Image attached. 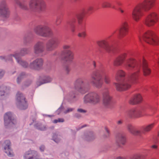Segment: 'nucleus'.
<instances>
[{
  "label": "nucleus",
  "instance_id": "obj_2",
  "mask_svg": "<svg viewBox=\"0 0 159 159\" xmlns=\"http://www.w3.org/2000/svg\"><path fill=\"white\" fill-rule=\"evenodd\" d=\"M104 79H105L106 83H109V79L105 76L104 70L103 69L98 70L92 73L89 80L81 78L76 79L74 83V88L77 91L84 94L89 89L90 83L97 88H101L103 83Z\"/></svg>",
  "mask_w": 159,
  "mask_h": 159
},
{
  "label": "nucleus",
  "instance_id": "obj_57",
  "mask_svg": "<svg viewBox=\"0 0 159 159\" xmlns=\"http://www.w3.org/2000/svg\"><path fill=\"white\" fill-rule=\"evenodd\" d=\"M57 120L58 122H63L64 120L63 118H58Z\"/></svg>",
  "mask_w": 159,
  "mask_h": 159
},
{
  "label": "nucleus",
  "instance_id": "obj_24",
  "mask_svg": "<svg viewBox=\"0 0 159 159\" xmlns=\"http://www.w3.org/2000/svg\"><path fill=\"white\" fill-rule=\"evenodd\" d=\"M33 34L32 31H29L25 34L23 38V43L25 45L30 43L32 41L33 37Z\"/></svg>",
  "mask_w": 159,
  "mask_h": 159
},
{
  "label": "nucleus",
  "instance_id": "obj_64",
  "mask_svg": "<svg viewBox=\"0 0 159 159\" xmlns=\"http://www.w3.org/2000/svg\"><path fill=\"white\" fill-rule=\"evenodd\" d=\"M73 1L75 2H76L77 1H78V0H72Z\"/></svg>",
  "mask_w": 159,
  "mask_h": 159
},
{
  "label": "nucleus",
  "instance_id": "obj_13",
  "mask_svg": "<svg viewBox=\"0 0 159 159\" xmlns=\"http://www.w3.org/2000/svg\"><path fill=\"white\" fill-rule=\"evenodd\" d=\"M4 121L5 126L7 127L12 126L16 123V120L11 112L5 113L4 116Z\"/></svg>",
  "mask_w": 159,
  "mask_h": 159
},
{
  "label": "nucleus",
  "instance_id": "obj_42",
  "mask_svg": "<svg viewBox=\"0 0 159 159\" xmlns=\"http://www.w3.org/2000/svg\"><path fill=\"white\" fill-rule=\"evenodd\" d=\"M86 36V34L85 31H82L78 33V36L82 38H84Z\"/></svg>",
  "mask_w": 159,
  "mask_h": 159
},
{
  "label": "nucleus",
  "instance_id": "obj_7",
  "mask_svg": "<svg viewBox=\"0 0 159 159\" xmlns=\"http://www.w3.org/2000/svg\"><path fill=\"white\" fill-rule=\"evenodd\" d=\"M29 8L32 11L40 12L44 10L45 5L42 0H31L29 3Z\"/></svg>",
  "mask_w": 159,
  "mask_h": 159
},
{
  "label": "nucleus",
  "instance_id": "obj_11",
  "mask_svg": "<svg viewBox=\"0 0 159 159\" xmlns=\"http://www.w3.org/2000/svg\"><path fill=\"white\" fill-rule=\"evenodd\" d=\"M16 101L17 106L19 109L25 110L27 108L28 105L25 98L23 94L20 92L16 94Z\"/></svg>",
  "mask_w": 159,
  "mask_h": 159
},
{
  "label": "nucleus",
  "instance_id": "obj_40",
  "mask_svg": "<svg viewBox=\"0 0 159 159\" xmlns=\"http://www.w3.org/2000/svg\"><path fill=\"white\" fill-rule=\"evenodd\" d=\"M116 9H117L118 11L121 13L123 16V17L125 19L127 17L128 14L127 12H126L124 10L122 9L121 8L119 7L117 9L116 8Z\"/></svg>",
  "mask_w": 159,
  "mask_h": 159
},
{
  "label": "nucleus",
  "instance_id": "obj_32",
  "mask_svg": "<svg viewBox=\"0 0 159 159\" xmlns=\"http://www.w3.org/2000/svg\"><path fill=\"white\" fill-rule=\"evenodd\" d=\"M126 59L125 55L124 54L120 56L114 61V65L116 66H118L121 65Z\"/></svg>",
  "mask_w": 159,
  "mask_h": 159
},
{
  "label": "nucleus",
  "instance_id": "obj_59",
  "mask_svg": "<svg viewBox=\"0 0 159 159\" xmlns=\"http://www.w3.org/2000/svg\"><path fill=\"white\" fill-rule=\"evenodd\" d=\"M157 146L156 145H153L152 146V148L154 149H156L157 148Z\"/></svg>",
  "mask_w": 159,
  "mask_h": 159
},
{
  "label": "nucleus",
  "instance_id": "obj_47",
  "mask_svg": "<svg viewBox=\"0 0 159 159\" xmlns=\"http://www.w3.org/2000/svg\"><path fill=\"white\" fill-rule=\"evenodd\" d=\"M64 69L66 74H68L70 70L69 66L67 65H65Z\"/></svg>",
  "mask_w": 159,
  "mask_h": 159
},
{
  "label": "nucleus",
  "instance_id": "obj_43",
  "mask_svg": "<svg viewBox=\"0 0 159 159\" xmlns=\"http://www.w3.org/2000/svg\"><path fill=\"white\" fill-rule=\"evenodd\" d=\"M14 52L12 54H9L7 56H6V61H13L12 60V57H14Z\"/></svg>",
  "mask_w": 159,
  "mask_h": 159
},
{
  "label": "nucleus",
  "instance_id": "obj_17",
  "mask_svg": "<svg viewBox=\"0 0 159 159\" xmlns=\"http://www.w3.org/2000/svg\"><path fill=\"white\" fill-rule=\"evenodd\" d=\"M9 15V11L5 1L3 0L0 2V16L7 18Z\"/></svg>",
  "mask_w": 159,
  "mask_h": 159
},
{
  "label": "nucleus",
  "instance_id": "obj_5",
  "mask_svg": "<svg viewBox=\"0 0 159 159\" xmlns=\"http://www.w3.org/2000/svg\"><path fill=\"white\" fill-rule=\"evenodd\" d=\"M34 31L37 35L43 37H50L53 34L47 22L37 26L34 28Z\"/></svg>",
  "mask_w": 159,
  "mask_h": 159
},
{
  "label": "nucleus",
  "instance_id": "obj_12",
  "mask_svg": "<svg viewBox=\"0 0 159 159\" xmlns=\"http://www.w3.org/2000/svg\"><path fill=\"white\" fill-rule=\"evenodd\" d=\"M144 111V109L143 107L133 109L126 111L125 115V116L130 118L138 117L143 116L142 113Z\"/></svg>",
  "mask_w": 159,
  "mask_h": 159
},
{
  "label": "nucleus",
  "instance_id": "obj_58",
  "mask_svg": "<svg viewBox=\"0 0 159 159\" xmlns=\"http://www.w3.org/2000/svg\"><path fill=\"white\" fill-rule=\"evenodd\" d=\"M92 65L93 66V69H95L96 67V63L94 61H93L92 62Z\"/></svg>",
  "mask_w": 159,
  "mask_h": 159
},
{
  "label": "nucleus",
  "instance_id": "obj_41",
  "mask_svg": "<svg viewBox=\"0 0 159 159\" xmlns=\"http://www.w3.org/2000/svg\"><path fill=\"white\" fill-rule=\"evenodd\" d=\"M32 81L31 80H28L24 81L22 86V88L24 89L29 86L32 83Z\"/></svg>",
  "mask_w": 159,
  "mask_h": 159
},
{
  "label": "nucleus",
  "instance_id": "obj_38",
  "mask_svg": "<svg viewBox=\"0 0 159 159\" xmlns=\"http://www.w3.org/2000/svg\"><path fill=\"white\" fill-rule=\"evenodd\" d=\"M101 5L102 7L103 8L111 7L113 8L116 9L115 7L114 6H113L112 7L111 3L107 1H103L101 3Z\"/></svg>",
  "mask_w": 159,
  "mask_h": 159
},
{
  "label": "nucleus",
  "instance_id": "obj_56",
  "mask_svg": "<svg viewBox=\"0 0 159 159\" xmlns=\"http://www.w3.org/2000/svg\"><path fill=\"white\" fill-rule=\"evenodd\" d=\"M75 116L76 118H79L81 117V115L79 113H76L75 115Z\"/></svg>",
  "mask_w": 159,
  "mask_h": 159
},
{
  "label": "nucleus",
  "instance_id": "obj_54",
  "mask_svg": "<svg viewBox=\"0 0 159 159\" xmlns=\"http://www.w3.org/2000/svg\"><path fill=\"white\" fill-rule=\"evenodd\" d=\"M15 19L16 21H20V17H19V16H18V15H16L15 16Z\"/></svg>",
  "mask_w": 159,
  "mask_h": 159
},
{
  "label": "nucleus",
  "instance_id": "obj_28",
  "mask_svg": "<svg viewBox=\"0 0 159 159\" xmlns=\"http://www.w3.org/2000/svg\"><path fill=\"white\" fill-rule=\"evenodd\" d=\"M142 101V98L140 94H137L131 98L129 102L131 104H135L141 102Z\"/></svg>",
  "mask_w": 159,
  "mask_h": 159
},
{
  "label": "nucleus",
  "instance_id": "obj_45",
  "mask_svg": "<svg viewBox=\"0 0 159 159\" xmlns=\"http://www.w3.org/2000/svg\"><path fill=\"white\" fill-rule=\"evenodd\" d=\"M105 129L106 131V134L104 135L103 137L105 138H107L109 136L110 132L108 129L107 127H105Z\"/></svg>",
  "mask_w": 159,
  "mask_h": 159
},
{
  "label": "nucleus",
  "instance_id": "obj_15",
  "mask_svg": "<svg viewBox=\"0 0 159 159\" xmlns=\"http://www.w3.org/2000/svg\"><path fill=\"white\" fill-rule=\"evenodd\" d=\"M43 64V60L42 58H37L30 63V68L32 70H39L42 68Z\"/></svg>",
  "mask_w": 159,
  "mask_h": 159
},
{
  "label": "nucleus",
  "instance_id": "obj_60",
  "mask_svg": "<svg viewBox=\"0 0 159 159\" xmlns=\"http://www.w3.org/2000/svg\"><path fill=\"white\" fill-rule=\"evenodd\" d=\"M54 127L53 126H50L48 128V129H50L51 130H53L54 129Z\"/></svg>",
  "mask_w": 159,
  "mask_h": 159
},
{
  "label": "nucleus",
  "instance_id": "obj_14",
  "mask_svg": "<svg viewBox=\"0 0 159 159\" xmlns=\"http://www.w3.org/2000/svg\"><path fill=\"white\" fill-rule=\"evenodd\" d=\"M70 47L68 45H65L63 47L64 51L62 55V59L63 61L67 62H71L73 58V55L69 49Z\"/></svg>",
  "mask_w": 159,
  "mask_h": 159
},
{
  "label": "nucleus",
  "instance_id": "obj_10",
  "mask_svg": "<svg viewBox=\"0 0 159 159\" xmlns=\"http://www.w3.org/2000/svg\"><path fill=\"white\" fill-rule=\"evenodd\" d=\"M158 20V17L156 13H148L145 16L144 22L146 25L150 26L154 25Z\"/></svg>",
  "mask_w": 159,
  "mask_h": 159
},
{
  "label": "nucleus",
  "instance_id": "obj_8",
  "mask_svg": "<svg viewBox=\"0 0 159 159\" xmlns=\"http://www.w3.org/2000/svg\"><path fill=\"white\" fill-rule=\"evenodd\" d=\"M115 42L113 40L107 41L101 40L98 41L97 43L101 48H103L108 52H113L115 49V47L114 44Z\"/></svg>",
  "mask_w": 159,
  "mask_h": 159
},
{
  "label": "nucleus",
  "instance_id": "obj_61",
  "mask_svg": "<svg viewBox=\"0 0 159 159\" xmlns=\"http://www.w3.org/2000/svg\"><path fill=\"white\" fill-rule=\"evenodd\" d=\"M53 122L54 123H57L58 122V121L57 119H55L53 121Z\"/></svg>",
  "mask_w": 159,
  "mask_h": 159
},
{
  "label": "nucleus",
  "instance_id": "obj_63",
  "mask_svg": "<svg viewBox=\"0 0 159 159\" xmlns=\"http://www.w3.org/2000/svg\"><path fill=\"white\" fill-rule=\"evenodd\" d=\"M85 125H84V126H81V127L80 128H79V129H77V130H79L80 129H81V128H82L83 127H84V126H85Z\"/></svg>",
  "mask_w": 159,
  "mask_h": 159
},
{
  "label": "nucleus",
  "instance_id": "obj_35",
  "mask_svg": "<svg viewBox=\"0 0 159 159\" xmlns=\"http://www.w3.org/2000/svg\"><path fill=\"white\" fill-rule=\"evenodd\" d=\"M154 123H153L146 126H143L141 128V132L145 134L146 132H148L150 131L152 129L153 127Z\"/></svg>",
  "mask_w": 159,
  "mask_h": 159
},
{
  "label": "nucleus",
  "instance_id": "obj_44",
  "mask_svg": "<svg viewBox=\"0 0 159 159\" xmlns=\"http://www.w3.org/2000/svg\"><path fill=\"white\" fill-rule=\"evenodd\" d=\"M116 159H125L121 157H119L117 158ZM131 159H141V156L139 155H137L134 156Z\"/></svg>",
  "mask_w": 159,
  "mask_h": 159
},
{
  "label": "nucleus",
  "instance_id": "obj_33",
  "mask_svg": "<svg viewBox=\"0 0 159 159\" xmlns=\"http://www.w3.org/2000/svg\"><path fill=\"white\" fill-rule=\"evenodd\" d=\"M84 139L88 141H91L95 139V135L92 131H89L85 133L84 136Z\"/></svg>",
  "mask_w": 159,
  "mask_h": 159
},
{
  "label": "nucleus",
  "instance_id": "obj_48",
  "mask_svg": "<svg viewBox=\"0 0 159 159\" xmlns=\"http://www.w3.org/2000/svg\"><path fill=\"white\" fill-rule=\"evenodd\" d=\"M5 72L4 70L0 69V79H2L4 76Z\"/></svg>",
  "mask_w": 159,
  "mask_h": 159
},
{
  "label": "nucleus",
  "instance_id": "obj_55",
  "mask_svg": "<svg viewBox=\"0 0 159 159\" xmlns=\"http://www.w3.org/2000/svg\"><path fill=\"white\" fill-rule=\"evenodd\" d=\"M0 59L1 60H3L6 61V56H0Z\"/></svg>",
  "mask_w": 159,
  "mask_h": 159
},
{
  "label": "nucleus",
  "instance_id": "obj_16",
  "mask_svg": "<svg viewBox=\"0 0 159 159\" xmlns=\"http://www.w3.org/2000/svg\"><path fill=\"white\" fill-rule=\"evenodd\" d=\"M102 96L104 105L108 108H111L112 105V101L107 89H105L103 91Z\"/></svg>",
  "mask_w": 159,
  "mask_h": 159
},
{
  "label": "nucleus",
  "instance_id": "obj_31",
  "mask_svg": "<svg viewBox=\"0 0 159 159\" xmlns=\"http://www.w3.org/2000/svg\"><path fill=\"white\" fill-rule=\"evenodd\" d=\"M65 98L69 101L73 102L76 100L75 92L74 90H72L66 97Z\"/></svg>",
  "mask_w": 159,
  "mask_h": 159
},
{
  "label": "nucleus",
  "instance_id": "obj_46",
  "mask_svg": "<svg viewBox=\"0 0 159 159\" xmlns=\"http://www.w3.org/2000/svg\"><path fill=\"white\" fill-rule=\"evenodd\" d=\"M64 110V107L62 105H61V107L58 109L57 111L56 112L58 115L60 114V113L62 111Z\"/></svg>",
  "mask_w": 159,
  "mask_h": 159
},
{
  "label": "nucleus",
  "instance_id": "obj_9",
  "mask_svg": "<svg viewBox=\"0 0 159 159\" xmlns=\"http://www.w3.org/2000/svg\"><path fill=\"white\" fill-rule=\"evenodd\" d=\"M101 98L100 95L96 92H92L86 95L84 98L85 103H89L96 104L100 101Z\"/></svg>",
  "mask_w": 159,
  "mask_h": 159
},
{
  "label": "nucleus",
  "instance_id": "obj_29",
  "mask_svg": "<svg viewBox=\"0 0 159 159\" xmlns=\"http://www.w3.org/2000/svg\"><path fill=\"white\" fill-rule=\"evenodd\" d=\"M15 2L22 9L28 10V7L25 0H14Z\"/></svg>",
  "mask_w": 159,
  "mask_h": 159
},
{
  "label": "nucleus",
  "instance_id": "obj_3",
  "mask_svg": "<svg viewBox=\"0 0 159 159\" xmlns=\"http://www.w3.org/2000/svg\"><path fill=\"white\" fill-rule=\"evenodd\" d=\"M155 0H144L136 5L132 12V16L134 20L138 21L143 15L144 12L150 10L155 4Z\"/></svg>",
  "mask_w": 159,
  "mask_h": 159
},
{
  "label": "nucleus",
  "instance_id": "obj_27",
  "mask_svg": "<svg viewBox=\"0 0 159 159\" xmlns=\"http://www.w3.org/2000/svg\"><path fill=\"white\" fill-rule=\"evenodd\" d=\"M116 142L119 146H120V144H124L125 142V138L124 135L122 133H118L116 137Z\"/></svg>",
  "mask_w": 159,
  "mask_h": 159
},
{
  "label": "nucleus",
  "instance_id": "obj_1",
  "mask_svg": "<svg viewBox=\"0 0 159 159\" xmlns=\"http://www.w3.org/2000/svg\"><path fill=\"white\" fill-rule=\"evenodd\" d=\"M124 65L126 69L133 71L134 73L128 76L125 75L122 70L118 71L116 77L118 82L115 83L114 85L118 91L127 89L130 87L131 83H136L141 70L145 76L151 73V70L148 66L147 63L143 58L141 60L137 61L132 58H128L125 60Z\"/></svg>",
  "mask_w": 159,
  "mask_h": 159
},
{
  "label": "nucleus",
  "instance_id": "obj_30",
  "mask_svg": "<svg viewBox=\"0 0 159 159\" xmlns=\"http://www.w3.org/2000/svg\"><path fill=\"white\" fill-rule=\"evenodd\" d=\"M30 51L28 48H22L21 49L20 52L16 51L14 52V57H15V56L16 53L18 54L19 57H21V56H24L26 55L29 53Z\"/></svg>",
  "mask_w": 159,
  "mask_h": 159
},
{
  "label": "nucleus",
  "instance_id": "obj_52",
  "mask_svg": "<svg viewBox=\"0 0 159 159\" xmlns=\"http://www.w3.org/2000/svg\"><path fill=\"white\" fill-rule=\"evenodd\" d=\"M39 149H40V151H41L43 152V151H44V150L45 149V147L43 145H41L39 147Z\"/></svg>",
  "mask_w": 159,
  "mask_h": 159
},
{
  "label": "nucleus",
  "instance_id": "obj_23",
  "mask_svg": "<svg viewBox=\"0 0 159 159\" xmlns=\"http://www.w3.org/2000/svg\"><path fill=\"white\" fill-rule=\"evenodd\" d=\"M4 151L7 155L10 157L13 156V152L11 148V142L9 140L5 141L3 144Z\"/></svg>",
  "mask_w": 159,
  "mask_h": 159
},
{
  "label": "nucleus",
  "instance_id": "obj_4",
  "mask_svg": "<svg viewBox=\"0 0 159 159\" xmlns=\"http://www.w3.org/2000/svg\"><path fill=\"white\" fill-rule=\"evenodd\" d=\"M93 10V7L92 6H89L87 7L86 10H84L79 13L77 14L75 16L73 17L71 19L67 21L66 22L67 25H65L66 28L69 27L70 28L72 32H74L76 29L75 23L77 19L78 23L79 25L81 24L84 15L86 14H91Z\"/></svg>",
  "mask_w": 159,
  "mask_h": 159
},
{
  "label": "nucleus",
  "instance_id": "obj_6",
  "mask_svg": "<svg viewBox=\"0 0 159 159\" xmlns=\"http://www.w3.org/2000/svg\"><path fill=\"white\" fill-rule=\"evenodd\" d=\"M139 39L141 41L143 39L148 43L157 45L159 42V40L155 34L151 31H148L143 33H141Z\"/></svg>",
  "mask_w": 159,
  "mask_h": 159
},
{
  "label": "nucleus",
  "instance_id": "obj_26",
  "mask_svg": "<svg viewBox=\"0 0 159 159\" xmlns=\"http://www.w3.org/2000/svg\"><path fill=\"white\" fill-rule=\"evenodd\" d=\"M52 80V78L49 76H45L41 79L36 82L37 87L44 84L50 82Z\"/></svg>",
  "mask_w": 159,
  "mask_h": 159
},
{
  "label": "nucleus",
  "instance_id": "obj_49",
  "mask_svg": "<svg viewBox=\"0 0 159 159\" xmlns=\"http://www.w3.org/2000/svg\"><path fill=\"white\" fill-rule=\"evenodd\" d=\"M74 110V108H68L66 110L64 111V113L65 114H67L69 112L72 111Z\"/></svg>",
  "mask_w": 159,
  "mask_h": 159
},
{
  "label": "nucleus",
  "instance_id": "obj_53",
  "mask_svg": "<svg viewBox=\"0 0 159 159\" xmlns=\"http://www.w3.org/2000/svg\"><path fill=\"white\" fill-rule=\"evenodd\" d=\"M77 111L80 113H85L86 112V111L82 109H78Z\"/></svg>",
  "mask_w": 159,
  "mask_h": 159
},
{
  "label": "nucleus",
  "instance_id": "obj_51",
  "mask_svg": "<svg viewBox=\"0 0 159 159\" xmlns=\"http://www.w3.org/2000/svg\"><path fill=\"white\" fill-rule=\"evenodd\" d=\"M116 124L118 125H121L123 123V120H119L116 122Z\"/></svg>",
  "mask_w": 159,
  "mask_h": 159
},
{
  "label": "nucleus",
  "instance_id": "obj_37",
  "mask_svg": "<svg viewBox=\"0 0 159 159\" xmlns=\"http://www.w3.org/2000/svg\"><path fill=\"white\" fill-rule=\"evenodd\" d=\"M34 126L36 129L41 131H45L48 129L46 125H43L39 123L34 124Z\"/></svg>",
  "mask_w": 159,
  "mask_h": 159
},
{
  "label": "nucleus",
  "instance_id": "obj_62",
  "mask_svg": "<svg viewBox=\"0 0 159 159\" xmlns=\"http://www.w3.org/2000/svg\"><path fill=\"white\" fill-rule=\"evenodd\" d=\"M117 4L119 6L122 5V3L120 2H116Z\"/></svg>",
  "mask_w": 159,
  "mask_h": 159
},
{
  "label": "nucleus",
  "instance_id": "obj_19",
  "mask_svg": "<svg viewBox=\"0 0 159 159\" xmlns=\"http://www.w3.org/2000/svg\"><path fill=\"white\" fill-rule=\"evenodd\" d=\"M60 40L57 38L55 37L49 39L46 43V48L48 51L53 50L59 43Z\"/></svg>",
  "mask_w": 159,
  "mask_h": 159
},
{
  "label": "nucleus",
  "instance_id": "obj_36",
  "mask_svg": "<svg viewBox=\"0 0 159 159\" xmlns=\"http://www.w3.org/2000/svg\"><path fill=\"white\" fill-rule=\"evenodd\" d=\"M27 76L25 72H22L20 73L17 75L16 79V83L18 84H20L22 80L25 78Z\"/></svg>",
  "mask_w": 159,
  "mask_h": 159
},
{
  "label": "nucleus",
  "instance_id": "obj_34",
  "mask_svg": "<svg viewBox=\"0 0 159 159\" xmlns=\"http://www.w3.org/2000/svg\"><path fill=\"white\" fill-rule=\"evenodd\" d=\"M10 88L9 87H7L2 85L0 86V95L3 96L5 94L8 93L10 92Z\"/></svg>",
  "mask_w": 159,
  "mask_h": 159
},
{
  "label": "nucleus",
  "instance_id": "obj_50",
  "mask_svg": "<svg viewBox=\"0 0 159 159\" xmlns=\"http://www.w3.org/2000/svg\"><path fill=\"white\" fill-rule=\"evenodd\" d=\"M61 22V20L60 19L59 17H57L56 21L55 24L57 26L60 25Z\"/></svg>",
  "mask_w": 159,
  "mask_h": 159
},
{
  "label": "nucleus",
  "instance_id": "obj_25",
  "mask_svg": "<svg viewBox=\"0 0 159 159\" xmlns=\"http://www.w3.org/2000/svg\"><path fill=\"white\" fill-rule=\"evenodd\" d=\"M126 128L128 131L131 134L134 135H140L141 132L140 130H137L135 127L130 124L126 125Z\"/></svg>",
  "mask_w": 159,
  "mask_h": 159
},
{
  "label": "nucleus",
  "instance_id": "obj_39",
  "mask_svg": "<svg viewBox=\"0 0 159 159\" xmlns=\"http://www.w3.org/2000/svg\"><path fill=\"white\" fill-rule=\"evenodd\" d=\"M53 140L56 143L59 142L61 140V136L57 133H54L53 134Z\"/></svg>",
  "mask_w": 159,
  "mask_h": 159
},
{
  "label": "nucleus",
  "instance_id": "obj_18",
  "mask_svg": "<svg viewBox=\"0 0 159 159\" xmlns=\"http://www.w3.org/2000/svg\"><path fill=\"white\" fill-rule=\"evenodd\" d=\"M33 48L35 54L38 55H40L45 51V44L42 42H38L34 45Z\"/></svg>",
  "mask_w": 159,
  "mask_h": 159
},
{
  "label": "nucleus",
  "instance_id": "obj_22",
  "mask_svg": "<svg viewBox=\"0 0 159 159\" xmlns=\"http://www.w3.org/2000/svg\"><path fill=\"white\" fill-rule=\"evenodd\" d=\"M17 63L20 66L24 68L28 67L30 68V64L26 61L22 59L21 57H19L18 54L16 53L14 57Z\"/></svg>",
  "mask_w": 159,
  "mask_h": 159
},
{
  "label": "nucleus",
  "instance_id": "obj_21",
  "mask_svg": "<svg viewBox=\"0 0 159 159\" xmlns=\"http://www.w3.org/2000/svg\"><path fill=\"white\" fill-rule=\"evenodd\" d=\"M24 159H40L37 152L33 150L25 152L24 155Z\"/></svg>",
  "mask_w": 159,
  "mask_h": 159
},
{
  "label": "nucleus",
  "instance_id": "obj_20",
  "mask_svg": "<svg viewBox=\"0 0 159 159\" xmlns=\"http://www.w3.org/2000/svg\"><path fill=\"white\" fill-rule=\"evenodd\" d=\"M129 26L126 22H123L120 28L118 30L117 34L119 37H122L125 35L128 31Z\"/></svg>",
  "mask_w": 159,
  "mask_h": 159
}]
</instances>
